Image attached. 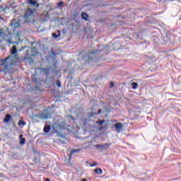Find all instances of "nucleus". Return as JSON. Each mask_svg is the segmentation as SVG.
I'll use <instances>...</instances> for the list:
<instances>
[{"mask_svg": "<svg viewBox=\"0 0 181 181\" xmlns=\"http://www.w3.org/2000/svg\"><path fill=\"white\" fill-rule=\"evenodd\" d=\"M63 4H64V1H60V2H59V3L57 4L58 8H60V6H62V5H63Z\"/></svg>", "mask_w": 181, "mask_h": 181, "instance_id": "obj_26", "label": "nucleus"}, {"mask_svg": "<svg viewBox=\"0 0 181 181\" xmlns=\"http://www.w3.org/2000/svg\"><path fill=\"white\" fill-rule=\"evenodd\" d=\"M101 51L97 49H92L90 51V54H98Z\"/></svg>", "mask_w": 181, "mask_h": 181, "instance_id": "obj_19", "label": "nucleus"}, {"mask_svg": "<svg viewBox=\"0 0 181 181\" xmlns=\"http://www.w3.org/2000/svg\"><path fill=\"white\" fill-rule=\"evenodd\" d=\"M53 107H54V105H52V108H53Z\"/></svg>", "mask_w": 181, "mask_h": 181, "instance_id": "obj_40", "label": "nucleus"}, {"mask_svg": "<svg viewBox=\"0 0 181 181\" xmlns=\"http://www.w3.org/2000/svg\"><path fill=\"white\" fill-rule=\"evenodd\" d=\"M133 90H136L138 88V83L136 82L132 83Z\"/></svg>", "mask_w": 181, "mask_h": 181, "instance_id": "obj_20", "label": "nucleus"}, {"mask_svg": "<svg viewBox=\"0 0 181 181\" xmlns=\"http://www.w3.org/2000/svg\"><path fill=\"white\" fill-rule=\"evenodd\" d=\"M57 128H59V130L55 129L54 132L55 134H57V135L59 136L60 135V132H62V129H63V125L62 124H58Z\"/></svg>", "mask_w": 181, "mask_h": 181, "instance_id": "obj_12", "label": "nucleus"}, {"mask_svg": "<svg viewBox=\"0 0 181 181\" xmlns=\"http://www.w3.org/2000/svg\"><path fill=\"white\" fill-rule=\"evenodd\" d=\"M6 30L7 32V34L5 33L4 29H0V42H3V40H4L5 42H7L8 45H13V42H12V35L9 33L8 28H6Z\"/></svg>", "mask_w": 181, "mask_h": 181, "instance_id": "obj_4", "label": "nucleus"}, {"mask_svg": "<svg viewBox=\"0 0 181 181\" xmlns=\"http://www.w3.org/2000/svg\"><path fill=\"white\" fill-rule=\"evenodd\" d=\"M104 122H105V119H102V120H98L96 122L97 125H100V127L103 125V124H104Z\"/></svg>", "mask_w": 181, "mask_h": 181, "instance_id": "obj_21", "label": "nucleus"}, {"mask_svg": "<svg viewBox=\"0 0 181 181\" xmlns=\"http://www.w3.org/2000/svg\"><path fill=\"white\" fill-rule=\"evenodd\" d=\"M26 8L24 9L23 19L26 22H30V19L36 15V8L40 6L37 0H26Z\"/></svg>", "mask_w": 181, "mask_h": 181, "instance_id": "obj_2", "label": "nucleus"}, {"mask_svg": "<svg viewBox=\"0 0 181 181\" xmlns=\"http://www.w3.org/2000/svg\"><path fill=\"white\" fill-rule=\"evenodd\" d=\"M89 117H94V114L89 115Z\"/></svg>", "mask_w": 181, "mask_h": 181, "instance_id": "obj_36", "label": "nucleus"}, {"mask_svg": "<svg viewBox=\"0 0 181 181\" xmlns=\"http://www.w3.org/2000/svg\"><path fill=\"white\" fill-rule=\"evenodd\" d=\"M111 143H106L105 144H96L95 146L100 151H105L110 148Z\"/></svg>", "mask_w": 181, "mask_h": 181, "instance_id": "obj_7", "label": "nucleus"}, {"mask_svg": "<svg viewBox=\"0 0 181 181\" xmlns=\"http://www.w3.org/2000/svg\"><path fill=\"white\" fill-rule=\"evenodd\" d=\"M115 128L117 131V132L119 133L121 131H122V123L117 122L115 124Z\"/></svg>", "mask_w": 181, "mask_h": 181, "instance_id": "obj_9", "label": "nucleus"}, {"mask_svg": "<svg viewBox=\"0 0 181 181\" xmlns=\"http://www.w3.org/2000/svg\"><path fill=\"white\" fill-rule=\"evenodd\" d=\"M45 181H50V179L46 178Z\"/></svg>", "mask_w": 181, "mask_h": 181, "instance_id": "obj_37", "label": "nucleus"}, {"mask_svg": "<svg viewBox=\"0 0 181 181\" xmlns=\"http://www.w3.org/2000/svg\"><path fill=\"white\" fill-rule=\"evenodd\" d=\"M114 87V82H110V88H112Z\"/></svg>", "mask_w": 181, "mask_h": 181, "instance_id": "obj_30", "label": "nucleus"}, {"mask_svg": "<svg viewBox=\"0 0 181 181\" xmlns=\"http://www.w3.org/2000/svg\"><path fill=\"white\" fill-rule=\"evenodd\" d=\"M56 84L57 86V87H62V82H60L59 80L56 81Z\"/></svg>", "mask_w": 181, "mask_h": 181, "instance_id": "obj_24", "label": "nucleus"}, {"mask_svg": "<svg viewBox=\"0 0 181 181\" xmlns=\"http://www.w3.org/2000/svg\"><path fill=\"white\" fill-rule=\"evenodd\" d=\"M20 139H23V135H22V134H20Z\"/></svg>", "mask_w": 181, "mask_h": 181, "instance_id": "obj_33", "label": "nucleus"}, {"mask_svg": "<svg viewBox=\"0 0 181 181\" xmlns=\"http://www.w3.org/2000/svg\"><path fill=\"white\" fill-rule=\"evenodd\" d=\"M79 56L82 58V64H90V63H92L93 60H94V58L90 57V56L86 54L84 51H81Z\"/></svg>", "mask_w": 181, "mask_h": 181, "instance_id": "obj_5", "label": "nucleus"}, {"mask_svg": "<svg viewBox=\"0 0 181 181\" xmlns=\"http://www.w3.org/2000/svg\"><path fill=\"white\" fill-rule=\"evenodd\" d=\"M170 1H175V0H170Z\"/></svg>", "mask_w": 181, "mask_h": 181, "instance_id": "obj_43", "label": "nucleus"}, {"mask_svg": "<svg viewBox=\"0 0 181 181\" xmlns=\"http://www.w3.org/2000/svg\"><path fill=\"white\" fill-rule=\"evenodd\" d=\"M50 129H52L50 125H47L44 127L43 131L45 134H49V132H50Z\"/></svg>", "mask_w": 181, "mask_h": 181, "instance_id": "obj_14", "label": "nucleus"}, {"mask_svg": "<svg viewBox=\"0 0 181 181\" xmlns=\"http://www.w3.org/2000/svg\"><path fill=\"white\" fill-rule=\"evenodd\" d=\"M82 181H87V179L84 178L82 180Z\"/></svg>", "mask_w": 181, "mask_h": 181, "instance_id": "obj_38", "label": "nucleus"}, {"mask_svg": "<svg viewBox=\"0 0 181 181\" xmlns=\"http://www.w3.org/2000/svg\"><path fill=\"white\" fill-rule=\"evenodd\" d=\"M90 114H93V112H90Z\"/></svg>", "mask_w": 181, "mask_h": 181, "instance_id": "obj_44", "label": "nucleus"}, {"mask_svg": "<svg viewBox=\"0 0 181 181\" xmlns=\"http://www.w3.org/2000/svg\"><path fill=\"white\" fill-rule=\"evenodd\" d=\"M69 117L70 118H71L72 121H76L77 119V118H75L74 117L72 116H67Z\"/></svg>", "mask_w": 181, "mask_h": 181, "instance_id": "obj_29", "label": "nucleus"}, {"mask_svg": "<svg viewBox=\"0 0 181 181\" xmlns=\"http://www.w3.org/2000/svg\"><path fill=\"white\" fill-rule=\"evenodd\" d=\"M15 37H16V39H19V34H16V35H15Z\"/></svg>", "mask_w": 181, "mask_h": 181, "instance_id": "obj_31", "label": "nucleus"}, {"mask_svg": "<svg viewBox=\"0 0 181 181\" xmlns=\"http://www.w3.org/2000/svg\"><path fill=\"white\" fill-rule=\"evenodd\" d=\"M36 44V42H30V45L32 47H23L20 52H23V57L24 60H28V59H30V57H33V56H35V53H36V46H33Z\"/></svg>", "mask_w": 181, "mask_h": 181, "instance_id": "obj_3", "label": "nucleus"}, {"mask_svg": "<svg viewBox=\"0 0 181 181\" xmlns=\"http://www.w3.org/2000/svg\"><path fill=\"white\" fill-rule=\"evenodd\" d=\"M41 19H42L44 22H46V21L49 19V13L45 11L44 13L41 15Z\"/></svg>", "mask_w": 181, "mask_h": 181, "instance_id": "obj_11", "label": "nucleus"}, {"mask_svg": "<svg viewBox=\"0 0 181 181\" xmlns=\"http://www.w3.org/2000/svg\"><path fill=\"white\" fill-rule=\"evenodd\" d=\"M25 142H26V139L25 138L21 139L20 141V145H25Z\"/></svg>", "mask_w": 181, "mask_h": 181, "instance_id": "obj_22", "label": "nucleus"}, {"mask_svg": "<svg viewBox=\"0 0 181 181\" xmlns=\"http://www.w3.org/2000/svg\"><path fill=\"white\" fill-rule=\"evenodd\" d=\"M141 180H144V181H145V178H141Z\"/></svg>", "mask_w": 181, "mask_h": 181, "instance_id": "obj_39", "label": "nucleus"}, {"mask_svg": "<svg viewBox=\"0 0 181 181\" xmlns=\"http://www.w3.org/2000/svg\"><path fill=\"white\" fill-rule=\"evenodd\" d=\"M38 70L45 76H49L50 73V68H39Z\"/></svg>", "mask_w": 181, "mask_h": 181, "instance_id": "obj_8", "label": "nucleus"}, {"mask_svg": "<svg viewBox=\"0 0 181 181\" xmlns=\"http://www.w3.org/2000/svg\"><path fill=\"white\" fill-rule=\"evenodd\" d=\"M34 153H36V151H34Z\"/></svg>", "mask_w": 181, "mask_h": 181, "instance_id": "obj_42", "label": "nucleus"}, {"mask_svg": "<svg viewBox=\"0 0 181 181\" xmlns=\"http://www.w3.org/2000/svg\"><path fill=\"white\" fill-rule=\"evenodd\" d=\"M10 53L11 55H9L4 59L0 60V66H1V70L4 71V73H9L13 69V64L16 63L17 60H19L16 46L12 47Z\"/></svg>", "mask_w": 181, "mask_h": 181, "instance_id": "obj_1", "label": "nucleus"}, {"mask_svg": "<svg viewBox=\"0 0 181 181\" xmlns=\"http://www.w3.org/2000/svg\"><path fill=\"white\" fill-rule=\"evenodd\" d=\"M96 175H103V170L101 168H96L94 170Z\"/></svg>", "mask_w": 181, "mask_h": 181, "instance_id": "obj_16", "label": "nucleus"}, {"mask_svg": "<svg viewBox=\"0 0 181 181\" xmlns=\"http://www.w3.org/2000/svg\"><path fill=\"white\" fill-rule=\"evenodd\" d=\"M81 18L82 19H83V21H86V22H87V21H88V14H87V13L82 12Z\"/></svg>", "mask_w": 181, "mask_h": 181, "instance_id": "obj_15", "label": "nucleus"}, {"mask_svg": "<svg viewBox=\"0 0 181 181\" xmlns=\"http://www.w3.org/2000/svg\"><path fill=\"white\" fill-rule=\"evenodd\" d=\"M11 118H12V116H11V115L9 114L6 115L4 119V122H6V123L9 122Z\"/></svg>", "mask_w": 181, "mask_h": 181, "instance_id": "obj_13", "label": "nucleus"}, {"mask_svg": "<svg viewBox=\"0 0 181 181\" xmlns=\"http://www.w3.org/2000/svg\"><path fill=\"white\" fill-rule=\"evenodd\" d=\"M11 25L13 29H16V28H19L21 26V23L16 20H12Z\"/></svg>", "mask_w": 181, "mask_h": 181, "instance_id": "obj_10", "label": "nucleus"}, {"mask_svg": "<svg viewBox=\"0 0 181 181\" xmlns=\"http://www.w3.org/2000/svg\"><path fill=\"white\" fill-rule=\"evenodd\" d=\"M97 165H98V163L95 162V163L90 164V166L91 168H94V166H97Z\"/></svg>", "mask_w": 181, "mask_h": 181, "instance_id": "obj_27", "label": "nucleus"}, {"mask_svg": "<svg viewBox=\"0 0 181 181\" xmlns=\"http://www.w3.org/2000/svg\"><path fill=\"white\" fill-rule=\"evenodd\" d=\"M49 110H52V107H47V111H49Z\"/></svg>", "mask_w": 181, "mask_h": 181, "instance_id": "obj_35", "label": "nucleus"}, {"mask_svg": "<svg viewBox=\"0 0 181 181\" xmlns=\"http://www.w3.org/2000/svg\"><path fill=\"white\" fill-rule=\"evenodd\" d=\"M0 19H4V18H2V17L0 16Z\"/></svg>", "mask_w": 181, "mask_h": 181, "instance_id": "obj_41", "label": "nucleus"}, {"mask_svg": "<svg viewBox=\"0 0 181 181\" xmlns=\"http://www.w3.org/2000/svg\"><path fill=\"white\" fill-rule=\"evenodd\" d=\"M32 81H33V83H37V78H33Z\"/></svg>", "mask_w": 181, "mask_h": 181, "instance_id": "obj_28", "label": "nucleus"}, {"mask_svg": "<svg viewBox=\"0 0 181 181\" xmlns=\"http://www.w3.org/2000/svg\"><path fill=\"white\" fill-rule=\"evenodd\" d=\"M30 118H31V119H49V118H52V115L50 114L30 115Z\"/></svg>", "mask_w": 181, "mask_h": 181, "instance_id": "obj_6", "label": "nucleus"}, {"mask_svg": "<svg viewBox=\"0 0 181 181\" xmlns=\"http://www.w3.org/2000/svg\"><path fill=\"white\" fill-rule=\"evenodd\" d=\"M83 151V148H77V149H73L71 151V153H78L80 151Z\"/></svg>", "mask_w": 181, "mask_h": 181, "instance_id": "obj_18", "label": "nucleus"}, {"mask_svg": "<svg viewBox=\"0 0 181 181\" xmlns=\"http://www.w3.org/2000/svg\"><path fill=\"white\" fill-rule=\"evenodd\" d=\"M18 127H25V125H26V122L25 121H23V119H20L18 123Z\"/></svg>", "mask_w": 181, "mask_h": 181, "instance_id": "obj_17", "label": "nucleus"}, {"mask_svg": "<svg viewBox=\"0 0 181 181\" xmlns=\"http://www.w3.org/2000/svg\"><path fill=\"white\" fill-rule=\"evenodd\" d=\"M101 111H102V110H101V109H99L98 113V114H101Z\"/></svg>", "mask_w": 181, "mask_h": 181, "instance_id": "obj_32", "label": "nucleus"}, {"mask_svg": "<svg viewBox=\"0 0 181 181\" xmlns=\"http://www.w3.org/2000/svg\"><path fill=\"white\" fill-rule=\"evenodd\" d=\"M60 142H61V144H64V140L60 139Z\"/></svg>", "mask_w": 181, "mask_h": 181, "instance_id": "obj_34", "label": "nucleus"}, {"mask_svg": "<svg viewBox=\"0 0 181 181\" xmlns=\"http://www.w3.org/2000/svg\"><path fill=\"white\" fill-rule=\"evenodd\" d=\"M59 35H57V34H56L55 33H52V37H54V39H57V37H59Z\"/></svg>", "mask_w": 181, "mask_h": 181, "instance_id": "obj_25", "label": "nucleus"}, {"mask_svg": "<svg viewBox=\"0 0 181 181\" xmlns=\"http://www.w3.org/2000/svg\"><path fill=\"white\" fill-rule=\"evenodd\" d=\"M88 33H90V35H93V31H91V30H88L86 32V35H88V37H90V35H88Z\"/></svg>", "mask_w": 181, "mask_h": 181, "instance_id": "obj_23", "label": "nucleus"}]
</instances>
